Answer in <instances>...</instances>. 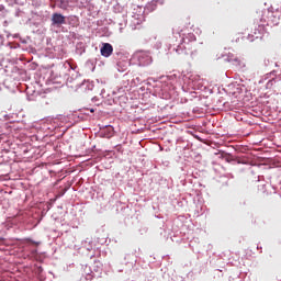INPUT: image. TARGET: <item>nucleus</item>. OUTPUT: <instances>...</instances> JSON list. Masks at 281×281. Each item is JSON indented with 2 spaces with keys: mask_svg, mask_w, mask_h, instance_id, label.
Returning <instances> with one entry per match:
<instances>
[{
  "mask_svg": "<svg viewBox=\"0 0 281 281\" xmlns=\"http://www.w3.org/2000/svg\"><path fill=\"white\" fill-rule=\"evenodd\" d=\"M71 0H59V8L61 9V10H67V8H69V2H70Z\"/></svg>",
  "mask_w": 281,
  "mask_h": 281,
  "instance_id": "20e7f679",
  "label": "nucleus"
},
{
  "mask_svg": "<svg viewBox=\"0 0 281 281\" xmlns=\"http://www.w3.org/2000/svg\"><path fill=\"white\" fill-rule=\"evenodd\" d=\"M192 49H194V46L186 41V38H182V43L178 45L176 52L177 54H184L188 56L189 54H192Z\"/></svg>",
  "mask_w": 281,
  "mask_h": 281,
  "instance_id": "f257e3e1",
  "label": "nucleus"
},
{
  "mask_svg": "<svg viewBox=\"0 0 281 281\" xmlns=\"http://www.w3.org/2000/svg\"><path fill=\"white\" fill-rule=\"evenodd\" d=\"M87 280H88V281H91V280H93V276H91V274H88V277H87Z\"/></svg>",
  "mask_w": 281,
  "mask_h": 281,
  "instance_id": "0eeeda50",
  "label": "nucleus"
},
{
  "mask_svg": "<svg viewBox=\"0 0 281 281\" xmlns=\"http://www.w3.org/2000/svg\"><path fill=\"white\" fill-rule=\"evenodd\" d=\"M89 1H91V0H79V2L81 3L82 7L87 5V3H89Z\"/></svg>",
  "mask_w": 281,
  "mask_h": 281,
  "instance_id": "39448f33",
  "label": "nucleus"
},
{
  "mask_svg": "<svg viewBox=\"0 0 281 281\" xmlns=\"http://www.w3.org/2000/svg\"><path fill=\"white\" fill-rule=\"evenodd\" d=\"M100 52L103 58H109L113 54V45L109 43H103Z\"/></svg>",
  "mask_w": 281,
  "mask_h": 281,
  "instance_id": "f03ea898",
  "label": "nucleus"
},
{
  "mask_svg": "<svg viewBox=\"0 0 281 281\" xmlns=\"http://www.w3.org/2000/svg\"><path fill=\"white\" fill-rule=\"evenodd\" d=\"M52 23H53V25H65V23H66L65 15H63L60 13H54L52 15Z\"/></svg>",
  "mask_w": 281,
  "mask_h": 281,
  "instance_id": "7ed1b4c3",
  "label": "nucleus"
},
{
  "mask_svg": "<svg viewBox=\"0 0 281 281\" xmlns=\"http://www.w3.org/2000/svg\"><path fill=\"white\" fill-rule=\"evenodd\" d=\"M188 36L191 41H196V37L193 35V33H189Z\"/></svg>",
  "mask_w": 281,
  "mask_h": 281,
  "instance_id": "423d86ee",
  "label": "nucleus"
},
{
  "mask_svg": "<svg viewBox=\"0 0 281 281\" xmlns=\"http://www.w3.org/2000/svg\"><path fill=\"white\" fill-rule=\"evenodd\" d=\"M93 111H94L93 109L90 110L91 113H93Z\"/></svg>",
  "mask_w": 281,
  "mask_h": 281,
  "instance_id": "6e6552de",
  "label": "nucleus"
}]
</instances>
